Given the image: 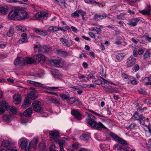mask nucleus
<instances>
[{"instance_id": "obj_61", "label": "nucleus", "mask_w": 151, "mask_h": 151, "mask_svg": "<svg viewBox=\"0 0 151 151\" xmlns=\"http://www.w3.org/2000/svg\"><path fill=\"white\" fill-rule=\"evenodd\" d=\"M95 31L96 32V34H100L102 32V30L100 28L97 27L95 29Z\"/></svg>"}, {"instance_id": "obj_21", "label": "nucleus", "mask_w": 151, "mask_h": 151, "mask_svg": "<svg viewBox=\"0 0 151 151\" xmlns=\"http://www.w3.org/2000/svg\"><path fill=\"white\" fill-rule=\"evenodd\" d=\"M47 100L50 103H53L56 105H58L60 103V99L59 98H49L47 99Z\"/></svg>"}, {"instance_id": "obj_33", "label": "nucleus", "mask_w": 151, "mask_h": 151, "mask_svg": "<svg viewBox=\"0 0 151 151\" xmlns=\"http://www.w3.org/2000/svg\"><path fill=\"white\" fill-rule=\"evenodd\" d=\"M59 27L54 26H50L48 29V31L51 32H56L59 31Z\"/></svg>"}, {"instance_id": "obj_24", "label": "nucleus", "mask_w": 151, "mask_h": 151, "mask_svg": "<svg viewBox=\"0 0 151 151\" xmlns=\"http://www.w3.org/2000/svg\"><path fill=\"white\" fill-rule=\"evenodd\" d=\"M32 109L31 108H29L24 112L23 115L26 117H29L32 114Z\"/></svg>"}, {"instance_id": "obj_8", "label": "nucleus", "mask_w": 151, "mask_h": 151, "mask_svg": "<svg viewBox=\"0 0 151 151\" xmlns=\"http://www.w3.org/2000/svg\"><path fill=\"white\" fill-rule=\"evenodd\" d=\"M41 103L38 101H35L32 103L34 110L38 112H40L42 111V108L40 106Z\"/></svg>"}, {"instance_id": "obj_26", "label": "nucleus", "mask_w": 151, "mask_h": 151, "mask_svg": "<svg viewBox=\"0 0 151 151\" xmlns=\"http://www.w3.org/2000/svg\"><path fill=\"white\" fill-rule=\"evenodd\" d=\"M139 19L138 18H135L134 19H131L130 21L127 23V24L131 26H135L137 24Z\"/></svg>"}, {"instance_id": "obj_16", "label": "nucleus", "mask_w": 151, "mask_h": 151, "mask_svg": "<svg viewBox=\"0 0 151 151\" xmlns=\"http://www.w3.org/2000/svg\"><path fill=\"white\" fill-rule=\"evenodd\" d=\"M71 113L77 119L80 120L82 119L81 115L78 110L73 109L71 111Z\"/></svg>"}, {"instance_id": "obj_39", "label": "nucleus", "mask_w": 151, "mask_h": 151, "mask_svg": "<svg viewBox=\"0 0 151 151\" xmlns=\"http://www.w3.org/2000/svg\"><path fill=\"white\" fill-rule=\"evenodd\" d=\"M94 73V72H91L88 75H87L86 77L87 80H89L91 79H95V76L93 75L95 74Z\"/></svg>"}, {"instance_id": "obj_42", "label": "nucleus", "mask_w": 151, "mask_h": 151, "mask_svg": "<svg viewBox=\"0 0 151 151\" xmlns=\"http://www.w3.org/2000/svg\"><path fill=\"white\" fill-rule=\"evenodd\" d=\"M89 138L90 137L88 135L85 134H83L80 136V138L85 141L88 140Z\"/></svg>"}, {"instance_id": "obj_25", "label": "nucleus", "mask_w": 151, "mask_h": 151, "mask_svg": "<svg viewBox=\"0 0 151 151\" xmlns=\"http://www.w3.org/2000/svg\"><path fill=\"white\" fill-rule=\"evenodd\" d=\"M8 11L7 7L0 6V14L4 15L7 14Z\"/></svg>"}, {"instance_id": "obj_6", "label": "nucleus", "mask_w": 151, "mask_h": 151, "mask_svg": "<svg viewBox=\"0 0 151 151\" xmlns=\"http://www.w3.org/2000/svg\"><path fill=\"white\" fill-rule=\"evenodd\" d=\"M132 118L139 121L140 124L144 125L145 122V118L142 115H139L137 112L135 113L132 117Z\"/></svg>"}, {"instance_id": "obj_12", "label": "nucleus", "mask_w": 151, "mask_h": 151, "mask_svg": "<svg viewBox=\"0 0 151 151\" xmlns=\"http://www.w3.org/2000/svg\"><path fill=\"white\" fill-rule=\"evenodd\" d=\"M28 95L30 99L34 100L38 97V94L35 90H30L28 93Z\"/></svg>"}, {"instance_id": "obj_5", "label": "nucleus", "mask_w": 151, "mask_h": 151, "mask_svg": "<svg viewBox=\"0 0 151 151\" xmlns=\"http://www.w3.org/2000/svg\"><path fill=\"white\" fill-rule=\"evenodd\" d=\"M18 9L15 8L9 13L8 17L11 19L18 20Z\"/></svg>"}, {"instance_id": "obj_18", "label": "nucleus", "mask_w": 151, "mask_h": 151, "mask_svg": "<svg viewBox=\"0 0 151 151\" xmlns=\"http://www.w3.org/2000/svg\"><path fill=\"white\" fill-rule=\"evenodd\" d=\"M36 59L39 62L42 64L45 61V59L44 56L42 54H38L35 55L34 56Z\"/></svg>"}, {"instance_id": "obj_15", "label": "nucleus", "mask_w": 151, "mask_h": 151, "mask_svg": "<svg viewBox=\"0 0 151 151\" xmlns=\"http://www.w3.org/2000/svg\"><path fill=\"white\" fill-rule=\"evenodd\" d=\"M22 98L20 95L18 94H14L13 97V101L15 104H18L21 102Z\"/></svg>"}, {"instance_id": "obj_13", "label": "nucleus", "mask_w": 151, "mask_h": 151, "mask_svg": "<svg viewBox=\"0 0 151 151\" xmlns=\"http://www.w3.org/2000/svg\"><path fill=\"white\" fill-rule=\"evenodd\" d=\"M59 40L64 46H65L68 47H69L73 44V42L71 40H70V43L68 42V40L63 38H60Z\"/></svg>"}, {"instance_id": "obj_57", "label": "nucleus", "mask_w": 151, "mask_h": 151, "mask_svg": "<svg viewBox=\"0 0 151 151\" xmlns=\"http://www.w3.org/2000/svg\"><path fill=\"white\" fill-rule=\"evenodd\" d=\"M57 51L59 53L61 54L65 55H67L68 54V53L64 51H62L60 50H58Z\"/></svg>"}, {"instance_id": "obj_49", "label": "nucleus", "mask_w": 151, "mask_h": 151, "mask_svg": "<svg viewBox=\"0 0 151 151\" xmlns=\"http://www.w3.org/2000/svg\"><path fill=\"white\" fill-rule=\"evenodd\" d=\"M79 14L82 16V17H83L86 14V12L84 11H83L81 9L78 10Z\"/></svg>"}, {"instance_id": "obj_7", "label": "nucleus", "mask_w": 151, "mask_h": 151, "mask_svg": "<svg viewBox=\"0 0 151 151\" xmlns=\"http://www.w3.org/2000/svg\"><path fill=\"white\" fill-rule=\"evenodd\" d=\"M49 133L51 136V142H57L60 136L59 132L56 131H52L50 132Z\"/></svg>"}, {"instance_id": "obj_3", "label": "nucleus", "mask_w": 151, "mask_h": 151, "mask_svg": "<svg viewBox=\"0 0 151 151\" xmlns=\"http://www.w3.org/2000/svg\"><path fill=\"white\" fill-rule=\"evenodd\" d=\"M34 51L35 52L37 51L39 52L44 53L50 51L51 50V48L46 46H41L40 45H35L34 47Z\"/></svg>"}, {"instance_id": "obj_52", "label": "nucleus", "mask_w": 151, "mask_h": 151, "mask_svg": "<svg viewBox=\"0 0 151 151\" xmlns=\"http://www.w3.org/2000/svg\"><path fill=\"white\" fill-rule=\"evenodd\" d=\"M81 146V145L78 143H75L72 145L73 148L74 149H76Z\"/></svg>"}, {"instance_id": "obj_30", "label": "nucleus", "mask_w": 151, "mask_h": 151, "mask_svg": "<svg viewBox=\"0 0 151 151\" xmlns=\"http://www.w3.org/2000/svg\"><path fill=\"white\" fill-rule=\"evenodd\" d=\"M126 55V54L125 53H119L116 55V58L119 61H121L122 60Z\"/></svg>"}, {"instance_id": "obj_56", "label": "nucleus", "mask_w": 151, "mask_h": 151, "mask_svg": "<svg viewBox=\"0 0 151 151\" xmlns=\"http://www.w3.org/2000/svg\"><path fill=\"white\" fill-rule=\"evenodd\" d=\"M59 4L61 7L63 8H65L66 6V4L64 2H63L60 1L59 2Z\"/></svg>"}, {"instance_id": "obj_19", "label": "nucleus", "mask_w": 151, "mask_h": 151, "mask_svg": "<svg viewBox=\"0 0 151 151\" xmlns=\"http://www.w3.org/2000/svg\"><path fill=\"white\" fill-rule=\"evenodd\" d=\"M21 36L22 38L19 39L18 41V42L20 44H22L28 42L27 35L26 33H23L22 34Z\"/></svg>"}, {"instance_id": "obj_59", "label": "nucleus", "mask_w": 151, "mask_h": 151, "mask_svg": "<svg viewBox=\"0 0 151 151\" xmlns=\"http://www.w3.org/2000/svg\"><path fill=\"white\" fill-rule=\"evenodd\" d=\"M139 92L140 93L146 95L147 94L146 92L142 89H140L139 90Z\"/></svg>"}, {"instance_id": "obj_55", "label": "nucleus", "mask_w": 151, "mask_h": 151, "mask_svg": "<svg viewBox=\"0 0 151 151\" xmlns=\"http://www.w3.org/2000/svg\"><path fill=\"white\" fill-rule=\"evenodd\" d=\"M84 1L85 3L89 4H94L96 2V1L93 0H84Z\"/></svg>"}, {"instance_id": "obj_32", "label": "nucleus", "mask_w": 151, "mask_h": 151, "mask_svg": "<svg viewBox=\"0 0 151 151\" xmlns=\"http://www.w3.org/2000/svg\"><path fill=\"white\" fill-rule=\"evenodd\" d=\"M52 61L55 66L58 67H60V66L61 62L59 60L55 59L53 60Z\"/></svg>"}, {"instance_id": "obj_23", "label": "nucleus", "mask_w": 151, "mask_h": 151, "mask_svg": "<svg viewBox=\"0 0 151 151\" xmlns=\"http://www.w3.org/2000/svg\"><path fill=\"white\" fill-rule=\"evenodd\" d=\"M10 146V143L7 140H4L1 145V146L2 147H4V148L2 150L4 151V150H5L8 148Z\"/></svg>"}, {"instance_id": "obj_34", "label": "nucleus", "mask_w": 151, "mask_h": 151, "mask_svg": "<svg viewBox=\"0 0 151 151\" xmlns=\"http://www.w3.org/2000/svg\"><path fill=\"white\" fill-rule=\"evenodd\" d=\"M100 147L103 151H105V150L109 149V147L108 145L104 144H101Z\"/></svg>"}, {"instance_id": "obj_44", "label": "nucleus", "mask_w": 151, "mask_h": 151, "mask_svg": "<svg viewBox=\"0 0 151 151\" xmlns=\"http://www.w3.org/2000/svg\"><path fill=\"white\" fill-rule=\"evenodd\" d=\"M71 16L73 17H79L78 10H77L75 12L72 13Z\"/></svg>"}, {"instance_id": "obj_62", "label": "nucleus", "mask_w": 151, "mask_h": 151, "mask_svg": "<svg viewBox=\"0 0 151 151\" xmlns=\"http://www.w3.org/2000/svg\"><path fill=\"white\" fill-rule=\"evenodd\" d=\"M88 35L91 37L95 39V35L93 32H89Z\"/></svg>"}, {"instance_id": "obj_37", "label": "nucleus", "mask_w": 151, "mask_h": 151, "mask_svg": "<svg viewBox=\"0 0 151 151\" xmlns=\"http://www.w3.org/2000/svg\"><path fill=\"white\" fill-rule=\"evenodd\" d=\"M35 62V60L30 57H27L26 58V62L28 64H32Z\"/></svg>"}, {"instance_id": "obj_20", "label": "nucleus", "mask_w": 151, "mask_h": 151, "mask_svg": "<svg viewBox=\"0 0 151 151\" xmlns=\"http://www.w3.org/2000/svg\"><path fill=\"white\" fill-rule=\"evenodd\" d=\"M107 17V14H104L102 15L96 14L94 15L93 19L96 21H99L104 19Z\"/></svg>"}, {"instance_id": "obj_2", "label": "nucleus", "mask_w": 151, "mask_h": 151, "mask_svg": "<svg viewBox=\"0 0 151 151\" xmlns=\"http://www.w3.org/2000/svg\"><path fill=\"white\" fill-rule=\"evenodd\" d=\"M86 123L95 129L101 130L103 128H106L101 122H97L94 120L91 119L87 120Z\"/></svg>"}, {"instance_id": "obj_63", "label": "nucleus", "mask_w": 151, "mask_h": 151, "mask_svg": "<svg viewBox=\"0 0 151 151\" xmlns=\"http://www.w3.org/2000/svg\"><path fill=\"white\" fill-rule=\"evenodd\" d=\"M144 50L142 48H139L137 51L138 54L139 55L142 54L144 52Z\"/></svg>"}, {"instance_id": "obj_64", "label": "nucleus", "mask_w": 151, "mask_h": 151, "mask_svg": "<svg viewBox=\"0 0 151 151\" xmlns=\"http://www.w3.org/2000/svg\"><path fill=\"white\" fill-rule=\"evenodd\" d=\"M107 27L108 28H111L112 30H113L116 31L117 29V28L115 27H113L109 25L107 26Z\"/></svg>"}, {"instance_id": "obj_58", "label": "nucleus", "mask_w": 151, "mask_h": 151, "mask_svg": "<svg viewBox=\"0 0 151 151\" xmlns=\"http://www.w3.org/2000/svg\"><path fill=\"white\" fill-rule=\"evenodd\" d=\"M132 41L135 44H137L139 42V40L134 37L132 38Z\"/></svg>"}, {"instance_id": "obj_60", "label": "nucleus", "mask_w": 151, "mask_h": 151, "mask_svg": "<svg viewBox=\"0 0 151 151\" xmlns=\"http://www.w3.org/2000/svg\"><path fill=\"white\" fill-rule=\"evenodd\" d=\"M48 88L52 90H54L55 89H58L59 90H61V89H59V87H48Z\"/></svg>"}, {"instance_id": "obj_31", "label": "nucleus", "mask_w": 151, "mask_h": 151, "mask_svg": "<svg viewBox=\"0 0 151 151\" xmlns=\"http://www.w3.org/2000/svg\"><path fill=\"white\" fill-rule=\"evenodd\" d=\"M39 149L40 151H46L47 149L44 142H41L39 145Z\"/></svg>"}, {"instance_id": "obj_4", "label": "nucleus", "mask_w": 151, "mask_h": 151, "mask_svg": "<svg viewBox=\"0 0 151 151\" xmlns=\"http://www.w3.org/2000/svg\"><path fill=\"white\" fill-rule=\"evenodd\" d=\"M19 144L22 149H25V151H31L30 146L31 142L29 143V145L27 146V142L26 139L23 137L20 139L19 142Z\"/></svg>"}, {"instance_id": "obj_14", "label": "nucleus", "mask_w": 151, "mask_h": 151, "mask_svg": "<svg viewBox=\"0 0 151 151\" xmlns=\"http://www.w3.org/2000/svg\"><path fill=\"white\" fill-rule=\"evenodd\" d=\"M27 16V13L25 11H20L18 10V20L24 19Z\"/></svg>"}, {"instance_id": "obj_35", "label": "nucleus", "mask_w": 151, "mask_h": 151, "mask_svg": "<svg viewBox=\"0 0 151 151\" xmlns=\"http://www.w3.org/2000/svg\"><path fill=\"white\" fill-rule=\"evenodd\" d=\"M151 53L150 52L148 51H146L144 53L143 57L144 59V60H146L149 58L151 55Z\"/></svg>"}, {"instance_id": "obj_22", "label": "nucleus", "mask_w": 151, "mask_h": 151, "mask_svg": "<svg viewBox=\"0 0 151 151\" xmlns=\"http://www.w3.org/2000/svg\"><path fill=\"white\" fill-rule=\"evenodd\" d=\"M31 102L28 98H26L24 100V102L21 107L22 108L25 109L28 107L31 104Z\"/></svg>"}, {"instance_id": "obj_51", "label": "nucleus", "mask_w": 151, "mask_h": 151, "mask_svg": "<svg viewBox=\"0 0 151 151\" xmlns=\"http://www.w3.org/2000/svg\"><path fill=\"white\" fill-rule=\"evenodd\" d=\"M136 126V124L134 123H132L127 128H129L131 129H133Z\"/></svg>"}, {"instance_id": "obj_10", "label": "nucleus", "mask_w": 151, "mask_h": 151, "mask_svg": "<svg viewBox=\"0 0 151 151\" xmlns=\"http://www.w3.org/2000/svg\"><path fill=\"white\" fill-rule=\"evenodd\" d=\"M136 63V59L132 56H131L127 60V66L130 67L133 66Z\"/></svg>"}, {"instance_id": "obj_53", "label": "nucleus", "mask_w": 151, "mask_h": 151, "mask_svg": "<svg viewBox=\"0 0 151 151\" xmlns=\"http://www.w3.org/2000/svg\"><path fill=\"white\" fill-rule=\"evenodd\" d=\"M86 77L84 75L80 74L79 76H78V78L80 79H82V81H86L87 82V81L85 79V78H86Z\"/></svg>"}, {"instance_id": "obj_17", "label": "nucleus", "mask_w": 151, "mask_h": 151, "mask_svg": "<svg viewBox=\"0 0 151 151\" xmlns=\"http://www.w3.org/2000/svg\"><path fill=\"white\" fill-rule=\"evenodd\" d=\"M25 63L24 59L22 58L18 57L14 60V64L16 65H22Z\"/></svg>"}, {"instance_id": "obj_46", "label": "nucleus", "mask_w": 151, "mask_h": 151, "mask_svg": "<svg viewBox=\"0 0 151 151\" xmlns=\"http://www.w3.org/2000/svg\"><path fill=\"white\" fill-rule=\"evenodd\" d=\"M33 143L34 145H33V148L34 149H35L37 146V145L38 143V138H34L33 140Z\"/></svg>"}, {"instance_id": "obj_28", "label": "nucleus", "mask_w": 151, "mask_h": 151, "mask_svg": "<svg viewBox=\"0 0 151 151\" xmlns=\"http://www.w3.org/2000/svg\"><path fill=\"white\" fill-rule=\"evenodd\" d=\"M35 31L36 33L41 35L45 36L47 35V32L42 30H39L36 28Z\"/></svg>"}, {"instance_id": "obj_9", "label": "nucleus", "mask_w": 151, "mask_h": 151, "mask_svg": "<svg viewBox=\"0 0 151 151\" xmlns=\"http://www.w3.org/2000/svg\"><path fill=\"white\" fill-rule=\"evenodd\" d=\"M48 16V14L47 13L40 12L36 13L35 15V17L36 20L47 19Z\"/></svg>"}, {"instance_id": "obj_29", "label": "nucleus", "mask_w": 151, "mask_h": 151, "mask_svg": "<svg viewBox=\"0 0 151 151\" xmlns=\"http://www.w3.org/2000/svg\"><path fill=\"white\" fill-rule=\"evenodd\" d=\"M57 142H58L60 146V150L61 151H64V149L63 147L65 145V141L63 140L59 141L58 139V141Z\"/></svg>"}, {"instance_id": "obj_40", "label": "nucleus", "mask_w": 151, "mask_h": 151, "mask_svg": "<svg viewBox=\"0 0 151 151\" xmlns=\"http://www.w3.org/2000/svg\"><path fill=\"white\" fill-rule=\"evenodd\" d=\"M11 116L10 115H5L3 116V120L6 122H9L10 120Z\"/></svg>"}, {"instance_id": "obj_47", "label": "nucleus", "mask_w": 151, "mask_h": 151, "mask_svg": "<svg viewBox=\"0 0 151 151\" xmlns=\"http://www.w3.org/2000/svg\"><path fill=\"white\" fill-rule=\"evenodd\" d=\"M7 45L6 42H0V48L3 49Z\"/></svg>"}, {"instance_id": "obj_41", "label": "nucleus", "mask_w": 151, "mask_h": 151, "mask_svg": "<svg viewBox=\"0 0 151 151\" xmlns=\"http://www.w3.org/2000/svg\"><path fill=\"white\" fill-rule=\"evenodd\" d=\"M76 101L77 99L73 97H71L70 98L68 97L67 100L68 102L70 104H73Z\"/></svg>"}, {"instance_id": "obj_27", "label": "nucleus", "mask_w": 151, "mask_h": 151, "mask_svg": "<svg viewBox=\"0 0 151 151\" xmlns=\"http://www.w3.org/2000/svg\"><path fill=\"white\" fill-rule=\"evenodd\" d=\"M14 33V29L12 27H10L9 28V30L6 33V35L9 37H11L13 35Z\"/></svg>"}, {"instance_id": "obj_45", "label": "nucleus", "mask_w": 151, "mask_h": 151, "mask_svg": "<svg viewBox=\"0 0 151 151\" xmlns=\"http://www.w3.org/2000/svg\"><path fill=\"white\" fill-rule=\"evenodd\" d=\"M17 109L15 107L12 106H11L10 111L12 114H16L17 112Z\"/></svg>"}, {"instance_id": "obj_36", "label": "nucleus", "mask_w": 151, "mask_h": 151, "mask_svg": "<svg viewBox=\"0 0 151 151\" xmlns=\"http://www.w3.org/2000/svg\"><path fill=\"white\" fill-rule=\"evenodd\" d=\"M17 30L19 31H20L22 32H24L26 30L25 27L23 26L20 25H19L17 26Z\"/></svg>"}, {"instance_id": "obj_43", "label": "nucleus", "mask_w": 151, "mask_h": 151, "mask_svg": "<svg viewBox=\"0 0 151 151\" xmlns=\"http://www.w3.org/2000/svg\"><path fill=\"white\" fill-rule=\"evenodd\" d=\"M5 151H17V150L15 146H12L10 145L7 148Z\"/></svg>"}, {"instance_id": "obj_1", "label": "nucleus", "mask_w": 151, "mask_h": 151, "mask_svg": "<svg viewBox=\"0 0 151 151\" xmlns=\"http://www.w3.org/2000/svg\"><path fill=\"white\" fill-rule=\"evenodd\" d=\"M110 135L114 139L116 142L122 145H120L118 144H116L114 145L113 149L117 151H129L127 147L126 146L128 145L127 142L123 139L118 137L114 133H110Z\"/></svg>"}, {"instance_id": "obj_54", "label": "nucleus", "mask_w": 151, "mask_h": 151, "mask_svg": "<svg viewBox=\"0 0 151 151\" xmlns=\"http://www.w3.org/2000/svg\"><path fill=\"white\" fill-rule=\"evenodd\" d=\"M139 69V67L138 65L136 64L133 67L132 69L135 72L137 71Z\"/></svg>"}, {"instance_id": "obj_48", "label": "nucleus", "mask_w": 151, "mask_h": 151, "mask_svg": "<svg viewBox=\"0 0 151 151\" xmlns=\"http://www.w3.org/2000/svg\"><path fill=\"white\" fill-rule=\"evenodd\" d=\"M117 18L119 19H124L125 18V15L122 13L116 16Z\"/></svg>"}, {"instance_id": "obj_11", "label": "nucleus", "mask_w": 151, "mask_h": 151, "mask_svg": "<svg viewBox=\"0 0 151 151\" xmlns=\"http://www.w3.org/2000/svg\"><path fill=\"white\" fill-rule=\"evenodd\" d=\"M10 107L5 101H2L1 106H0V114H3L6 110Z\"/></svg>"}, {"instance_id": "obj_50", "label": "nucleus", "mask_w": 151, "mask_h": 151, "mask_svg": "<svg viewBox=\"0 0 151 151\" xmlns=\"http://www.w3.org/2000/svg\"><path fill=\"white\" fill-rule=\"evenodd\" d=\"M60 97L63 99L66 100L68 98V96L66 94H62L60 95Z\"/></svg>"}, {"instance_id": "obj_38", "label": "nucleus", "mask_w": 151, "mask_h": 151, "mask_svg": "<svg viewBox=\"0 0 151 151\" xmlns=\"http://www.w3.org/2000/svg\"><path fill=\"white\" fill-rule=\"evenodd\" d=\"M139 12L145 15H149L150 14V11L148 9H144L140 11Z\"/></svg>"}]
</instances>
